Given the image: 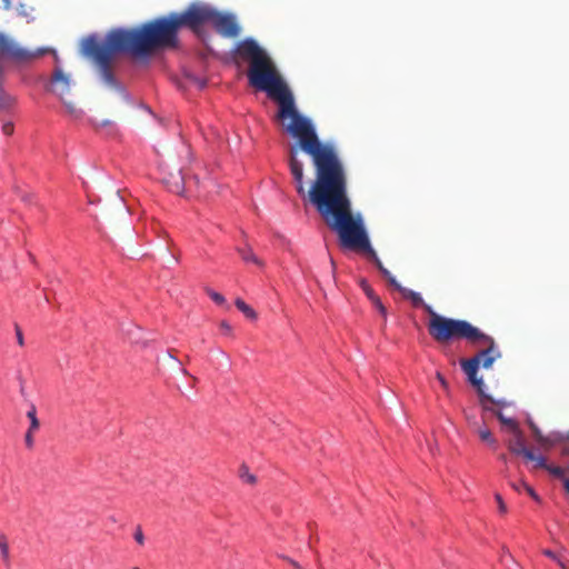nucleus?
<instances>
[{
    "label": "nucleus",
    "instance_id": "1",
    "mask_svg": "<svg viewBox=\"0 0 569 569\" xmlns=\"http://www.w3.org/2000/svg\"><path fill=\"white\" fill-rule=\"evenodd\" d=\"M237 53L249 62V83L278 103L277 119L282 122L290 136L298 139V144H292L289 149V168L297 192L305 196L303 163L298 159L299 149L312 158L316 177H321L338 167L341 161L331 144L319 140L311 121L300 114L290 88L269 54L253 39L239 42Z\"/></svg>",
    "mask_w": 569,
    "mask_h": 569
},
{
    "label": "nucleus",
    "instance_id": "2",
    "mask_svg": "<svg viewBox=\"0 0 569 569\" xmlns=\"http://www.w3.org/2000/svg\"><path fill=\"white\" fill-rule=\"evenodd\" d=\"M303 197L315 206L327 227L338 234L341 247L366 253L391 287L396 290L401 288L371 247L362 214L352 211L342 163L321 177H316Z\"/></svg>",
    "mask_w": 569,
    "mask_h": 569
},
{
    "label": "nucleus",
    "instance_id": "3",
    "mask_svg": "<svg viewBox=\"0 0 569 569\" xmlns=\"http://www.w3.org/2000/svg\"><path fill=\"white\" fill-rule=\"evenodd\" d=\"M179 29L171 13L148 21L140 27L110 30L103 40L91 34L81 41V54L98 70L103 82L120 90L112 64L118 53L147 57L160 49L176 48Z\"/></svg>",
    "mask_w": 569,
    "mask_h": 569
},
{
    "label": "nucleus",
    "instance_id": "4",
    "mask_svg": "<svg viewBox=\"0 0 569 569\" xmlns=\"http://www.w3.org/2000/svg\"><path fill=\"white\" fill-rule=\"evenodd\" d=\"M425 311L429 315L428 332L438 343L459 339L477 343L483 337V332L467 320L441 316L429 305H425Z\"/></svg>",
    "mask_w": 569,
    "mask_h": 569
},
{
    "label": "nucleus",
    "instance_id": "5",
    "mask_svg": "<svg viewBox=\"0 0 569 569\" xmlns=\"http://www.w3.org/2000/svg\"><path fill=\"white\" fill-rule=\"evenodd\" d=\"M473 345L485 346V348L481 351H479L475 357L461 360L460 365L466 375L468 376V380L470 381V383L476 387L480 396V405L482 406V408L490 409L485 403V400L490 398L483 390L482 378H479L477 373L480 366L485 369L491 368L495 360L501 357V352L499 351L495 339L486 335L485 332L483 337L479 338L477 343Z\"/></svg>",
    "mask_w": 569,
    "mask_h": 569
},
{
    "label": "nucleus",
    "instance_id": "6",
    "mask_svg": "<svg viewBox=\"0 0 569 569\" xmlns=\"http://www.w3.org/2000/svg\"><path fill=\"white\" fill-rule=\"evenodd\" d=\"M212 11L213 9L206 4L191 3L183 12L171 14L179 30L186 27L197 32L204 23L210 22Z\"/></svg>",
    "mask_w": 569,
    "mask_h": 569
},
{
    "label": "nucleus",
    "instance_id": "7",
    "mask_svg": "<svg viewBox=\"0 0 569 569\" xmlns=\"http://www.w3.org/2000/svg\"><path fill=\"white\" fill-rule=\"evenodd\" d=\"M47 51V49L30 51L22 48L3 32H0V58L9 59L16 63H28L36 58L43 56Z\"/></svg>",
    "mask_w": 569,
    "mask_h": 569
},
{
    "label": "nucleus",
    "instance_id": "8",
    "mask_svg": "<svg viewBox=\"0 0 569 569\" xmlns=\"http://www.w3.org/2000/svg\"><path fill=\"white\" fill-rule=\"evenodd\" d=\"M210 23L214 27L218 33L226 38H237L240 33V28L233 16L222 14L213 10Z\"/></svg>",
    "mask_w": 569,
    "mask_h": 569
},
{
    "label": "nucleus",
    "instance_id": "9",
    "mask_svg": "<svg viewBox=\"0 0 569 569\" xmlns=\"http://www.w3.org/2000/svg\"><path fill=\"white\" fill-rule=\"evenodd\" d=\"M71 87V80L68 74H66L60 68H57L53 71L51 78V90L56 94L59 96L60 99H63L69 92Z\"/></svg>",
    "mask_w": 569,
    "mask_h": 569
},
{
    "label": "nucleus",
    "instance_id": "10",
    "mask_svg": "<svg viewBox=\"0 0 569 569\" xmlns=\"http://www.w3.org/2000/svg\"><path fill=\"white\" fill-rule=\"evenodd\" d=\"M510 432L513 435V437L507 441V447L509 451L516 456H522L525 458L526 452H529L530 449L526 447L525 436L522 431L518 427L516 428V430H512Z\"/></svg>",
    "mask_w": 569,
    "mask_h": 569
},
{
    "label": "nucleus",
    "instance_id": "11",
    "mask_svg": "<svg viewBox=\"0 0 569 569\" xmlns=\"http://www.w3.org/2000/svg\"><path fill=\"white\" fill-rule=\"evenodd\" d=\"M163 182L168 189L177 194H181L184 190V177L180 170L176 172L164 173L162 177Z\"/></svg>",
    "mask_w": 569,
    "mask_h": 569
},
{
    "label": "nucleus",
    "instance_id": "12",
    "mask_svg": "<svg viewBox=\"0 0 569 569\" xmlns=\"http://www.w3.org/2000/svg\"><path fill=\"white\" fill-rule=\"evenodd\" d=\"M237 251H238V253L240 254L241 259L244 262H247V263L251 262V263H253V264H256L258 267H263L262 260L259 259L254 254V252L252 251L251 247H249V246H246L243 248L239 247V248H237Z\"/></svg>",
    "mask_w": 569,
    "mask_h": 569
},
{
    "label": "nucleus",
    "instance_id": "13",
    "mask_svg": "<svg viewBox=\"0 0 569 569\" xmlns=\"http://www.w3.org/2000/svg\"><path fill=\"white\" fill-rule=\"evenodd\" d=\"M398 291L402 295L403 298L409 299L415 307L421 306L425 308L426 303L423 302V299L420 293L412 291L410 289H407L402 286Z\"/></svg>",
    "mask_w": 569,
    "mask_h": 569
},
{
    "label": "nucleus",
    "instance_id": "14",
    "mask_svg": "<svg viewBox=\"0 0 569 569\" xmlns=\"http://www.w3.org/2000/svg\"><path fill=\"white\" fill-rule=\"evenodd\" d=\"M546 470L552 476L562 479L563 488L569 493V478L566 477V470L559 466H550L546 468Z\"/></svg>",
    "mask_w": 569,
    "mask_h": 569
},
{
    "label": "nucleus",
    "instance_id": "15",
    "mask_svg": "<svg viewBox=\"0 0 569 569\" xmlns=\"http://www.w3.org/2000/svg\"><path fill=\"white\" fill-rule=\"evenodd\" d=\"M0 553L2 561L7 568L10 567V550L7 537L4 535H0Z\"/></svg>",
    "mask_w": 569,
    "mask_h": 569
},
{
    "label": "nucleus",
    "instance_id": "16",
    "mask_svg": "<svg viewBox=\"0 0 569 569\" xmlns=\"http://www.w3.org/2000/svg\"><path fill=\"white\" fill-rule=\"evenodd\" d=\"M500 423L506 427L509 431L516 430L519 427L518 422L512 418H507L500 410L492 412Z\"/></svg>",
    "mask_w": 569,
    "mask_h": 569
},
{
    "label": "nucleus",
    "instance_id": "17",
    "mask_svg": "<svg viewBox=\"0 0 569 569\" xmlns=\"http://www.w3.org/2000/svg\"><path fill=\"white\" fill-rule=\"evenodd\" d=\"M236 307L249 319H257V312L249 306L247 305L242 299L238 298L236 300Z\"/></svg>",
    "mask_w": 569,
    "mask_h": 569
},
{
    "label": "nucleus",
    "instance_id": "18",
    "mask_svg": "<svg viewBox=\"0 0 569 569\" xmlns=\"http://www.w3.org/2000/svg\"><path fill=\"white\" fill-rule=\"evenodd\" d=\"M525 459L533 462V468H543L546 469L548 467L547 460L543 456H537L531 450L529 452H526Z\"/></svg>",
    "mask_w": 569,
    "mask_h": 569
},
{
    "label": "nucleus",
    "instance_id": "19",
    "mask_svg": "<svg viewBox=\"0 0 569 569\" xmlns=\"http://www.w3.org/2000/svg\"><path fill=\"white\" fill-rule=\"evenodd\" d=\"M478 436L483 442H487L489 446L493 448L497 447V440L488 428H479Z\"/></svg>",
    "mask_w": 569,
    "mask_h": 569
},
{
    "label": "nucleus",
    "instance_id": "20",
    "mask_svg": "<svg viewBox=\"0 0 569 569\" xmlns=\"http://www.w3.org/2000/svg\"><path fill=\"white\" fill-rule=\"evenodd\" d=\"M543 555L555 560L561 569H569V560H567L566 558L557 555L556 552L549 549L543 550Z\"/></svg>",
    "mask_w": 569,
    "mask_h": 569
},
{
    "label": "nucleus",
    "instance_id": "21",
    "mask_svg": "<svg viewBox=\"0 0 569 569\" xmlns=\"http://www.w3.org/2000/svg\"><path fill=\"white\" fill-rule=\"evenodd\" d=\"M27 417L29 418L30 420V429L31 431H37L40 427V423H39V420L37 418V409L36 407L32 405L29 409V411L27 412Z\"/></svg>",
    "mask_w": 569,
    "mask_h": 569
},
{
    "label": "nucleus",
    "instance_id": "22",
    "mask_svg": "<svg viewBox=\"0 0 569 569\" xmlns=\"http://www.w3.org/2000/svg\"><path fill=\"white\" fill-rule=\"evenodd\" d=\"M9 117H0V121L2 122V132L6 136H11L14 130V124L11 119H8Z\"/></svg>",
    "mask_w": 569,
    "mask_h": 569
},
{
    "label": "nucleus",
    "instance_id": "23",
    "mask_svg": "<svg viewBox=\"0 0 569 569\" xmlns=\"http://www.w3.org/2000/svg\"><path fill=\"white\" fill-rule=\"evenodd\" d=\"M539 446L543 449H550L557 443V439L552 436H542L539 440H537Z\"/></svg>",
    "mask_w": 569,
    "mask_h": 569
},
{
    "label": "nucleus",
    "instance_id": "24",
    "mask_svg": "<svg viewBox=\"0 0 569 569\" xmlns=\"http://www.w3.org/2000/svg\"><path fill=\"white\" fill-rule=\"evenodd\" d=\"M490 399H486L485 400V403L490 408V409H485L486 411H490V412H493V411H497L496 409L492 408L491 405H497L499 407H506L508 406V402L506 400H495L492 399L490 396H489Z\"/></svg>",
    "mask_w": 569,
    "mask_h": 569
},
{
    "label": "nucleus",
    "instance_id": "25",
    "mask_svg": "<svg viewBox=\"0 0 569 569\" xmlns=\"http://www.w3.org/2000/svg\"><path fill=\"white\" fill-rule=\"evenodd\" d=\"M241 479L250 485L256 483V476L249 472L248 468H242L240 473Z\"/></svg>",
    "mask_w": 569,
    "mask_h": 569
},
{
    "label": "nucleus",
    "instance_id": "26",
    "mask_svg": "<svg viewBox=\"0 0 569 569\" xmlns=\"http://www.w3.org/2000/svg\"><path fill=\"white\" fill-rule=\"evenodd\" d=\"M361 288L367 295V297L372 301L377 295L375 293L373 289L370 287V284L366 280H361Z\"/></svg>",
    "mask_w": 569,
    "mask_h": 569
},
{
    "label": "nucleus",
    "instance_id": "27",
    "mask_svg": "<svg viewBox=\"0 0 569 569\" xmlns=\"http://www.w3.org/2000/svg\"><path fill=\"white\" fill-rule=\"evenodd\" d=\"M520 485L527 491V493L535 499L537 502H540V497L536 493V491L530 487L526 481L521 480Z\"/></svg>",
    "mask_w": 569,
    "mask_h": 569
},
{
    "label": "nucleus",
    "instance_id": "28",
    "mask_svg": "<svg viewBox=\"0 0 569 569\" xmlns=\"http://www.w3.org/2000/svg\"><path fill=\"white\" fill-rule=\"evenodd\" d=\"M373 306L378 309V311L380 312V315L386 318L387 317V309L386 307L383 306V303L381 302L380 298L377 296L372 301Z\"/></svg>",
    "mask_w": 569,
    "mask_h": 569
},
{
    "label": "nucleus",
    "instance_id": "29",
    "mask_svg": "<svg viewBox=\"0 0 569 569\" xmlns=\"http://www.w3.org/2000/svg\"><path fill=\"white\" fill-rule=\"evenodd\" d=\"M61 100L64 103V106H66V108H67V110H68V112L70 114H77L78 113L79 110L77 108V104L73 101H68V100H66L64 97Z\"/></svg>",
    "mask_w": 569,
    "mask_h": 569
},
{
    "label": "nucleus",
    "instance_id": "30",
    "mask_svg": "<svg viewBox=\"0 0 569 569\" xmlns=\"http://www.w3.org/2000/svg\"><path fill=\"white\" fill-rule=\"evenodd\" d=\"M210 298L218 305H222L226 302V299L222 295L214 292V291H208Z\"/></svg>",
    "mask_w": 569,
    "mask_h": 569
},
{
    "label": "nucleus",
    "instance_id": "31",
    "mask_svg": "<svg viewBox=\"0 0 569 569\" xmlns=\"http://www.w3.org/2000/svg\"><path fill=\"white\" fill-rule=\"evenodd\" d=\"M220 329H221V331H222L226 336H230V337L232 336V327L230 326V323H229V322H227V321H224V320H223V321H221V322H220Z\"/></svg>",
    "mask_w": 569,
    "mask_h": 569
},
{
    "label": "nucleus",
    "instance_id": "32",
    "mask_svg": "<svg viewBox=\"0 0 569 569\" xmlns=\"http://www.w3.org/2000/svg\"><path fill=\"white\" fill-rule=\"evenodd\" d=\"M36 431H31V429L29 428L26 436H24V442H26V446L28 448H32L33 447V433Z\"/></svg>",
    "mask_w": 569,
    "mask_h": 569
},
{
    "label": "nucleus",
    "instance_id": "33",
    "mask_svg": "<svg viewBox=\"0 0 569 569\" xmlns=\"http://www.w3.org/2000/svg\"><path fill=\"white\" fill-rule=\"evenodd\" d=\"M436 378L440 382L442 389L448 393L449 392V383L446 380V378L440 372H437Z\"/></svg>",
    "mask_w": 569,
    "mask_h": 569
},
{
    "label": "nucleus",
    "instance_id": "34",
    "mask_svg": "<svg viewBox=\"0 0 569 569\" xmlns=\"http://www.w3.org/2000/svg\"><path fill=\"white\" fill-rule=\"evenodd\" d=\"M495 498H496V501L498 503L499 511L501 513H506L507 512V506L503 502L502 497L499 493H496Z\"/></svg>",
    "mask_w": 569,
    "mask_h": 569
},
{
    "label": "nucleus",
    "instance_id": "35",
    "mask_svg": "<svg viewBox=\"0 0 569 569\" xmlns=\"http://www.w3.org/2000/svg\"><path fill=\"white\" fill-rule=\"evenodd\" d=\"M134 540L141 546L144 543V536L140 527L134 532Z\"/></svg>",
    "mask_w": 569,
    "mask_h": 569
},
{
    "label": "nucleus",
    "instance_id": "36",
    "mask_svg": "<svg viewBox=\"0 0 569 569\" xmlns=\"http://www.w3.org/2000/svg\"><path fill=\"white\" fill-rule=\"evenodd\" d=\"M530 429L532 431V435H533V438L537 440H539L543 435L541 432V430L535 425V423H530Z\"/></svg>",
    "mask_w": 569,
    "mask_h": 569
},
{
    "label": "nucleus",
    "instance_id": "37",
    "mask_svg": "<svg viewBox=\"0 0 569 569\" xmlns=\"http://www.w3.org/2000/svg\"><path fill=\"white\" fill-rule=\"evenodd\" d=\"M282 559L286 560L287 562H289L290 566H292L295 569H302V567L296 560H293L289 557H286V556H283Z\"/></svg>",
    "mask_w": 569,
    "mask_h": 569
},
{
    "label": "nucleus",
    "instance_id": "38",
    "mask_svg": "<svg viewBox=\"0 0 569 569\" xmlns=\"http://www.w3.org/2000/svg\"><path fill=\"white\" fill-rule=\"evenodd\" d=\"M512 488L517 491H520L522 488V486L520 485V481L518 483H512Z\"/></svg>",
    "mask_w": 569,
    "mask_h": 569
},
{
    "label": "nucleus",
    "instance_id": "39",
    "mask_svg": "<svg viewBox=\"0 0 569 569\" xmlns=\"http://www.w3.org/2000/svg\"><path fill=\"white\" fill-rule=\"evenodd\" d=\"M17 336H18V342H19V345H22V343H23L22 333H21L20 331H18Z\"/></svg>",
    "mask_w": 569,
    "mask_h": 569
},
{
    "label": "nucleus",
    "instance_id": "40",
    "mask_svg": "<svg viewBox=\"0 0 569 569\" xmlns=\"http://www.w3.org/2000/svg\"><path fill=\"white\" fill-rule=\"evenodd\" d=\"M197 83H198L199 88H203L206 86L204 80H197Z\"/></svg>",
    "mask_w": 569,
    "mask_h": 569
},
{
    "label": "nucleus",
    "instance_id": "41",
    "mask_svg": "<svg viewBox=\"0 0 569 569\" xmlns=\"http://www.w3.org/2000/svg\"><path fill=\"white\" fill-rule=\"evenodd\" d=\"M499 459L502 461V462H507V456L505 453H501L499 456Z\"/></svg>",
    "mask_w": 569,
    "mask_h": 569
},
{
    "label": "nucleus",
    "instance_id": "42",
    "mask_svg": "<svg viewBox=\"0 0 569 569\" xmlns=\"http://www.w3.org/2000/svg\"><path fill=\"white\" fill-rule=\"evenodd\" d=\"M109 124H111V121H110V120H103V121L101 122V126H109Z\"/></svg>",
    "mask_w": 569,
    "mask_h": 569
},
{
    "label": "nucleus",
    "instance_id": "43",
    "mask_svg": "<svg viewBox=\"0 0 569 569\" xmlns=\"http://www.w3.org/2000/svg\"><path fill=\"white\" fill-rule=\"evenodd\" d=\"M223 357L229 361V358L227 357L226 352H221Z\"/></svg>",
    "mask_w": 569,
    "mask_h": 569
},
{
    "label": "nucleus",
    "instance_id": "44",
    "mask_svg": "<svg viewBox=\"0 0 569 569\" xmlns=\"http://www.w3.org/2000/svg\"><path fill=\"white\" fill-rule=\"evenodd\" d=\"M133 569H140V568H138V567H134Z\"/></svg>",
    "mask_w": 569,
    "mask_h": 569
}]
</instances>
